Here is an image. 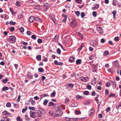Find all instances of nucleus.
<instances>
[{
	"label": "nucleus",
	"instance_id": "72a5a7b5",
	"mask_svg": "<svg viewBox=\"0 0 121 121\" xmlns=\"http://www.w3.org/2000/svg\"><path fill=\"white\" fill-rule=\"evenodd\" d=\"M75 13L78 16L80 15V13L79 11H75Z\"/></svg>",
	"mask_w": 121,
	"mask_h": 121
},
{
	"label": "nucleus",
	"instance_id": "4be33fe9",
	"mask_svg": "<svg viewBox=\"0 0 121 121\" xmlns=\"http://www.w3.org/2000/svg\"><path fill=\"white\" fill-rule=\"evenodd\" d=\"M112 13L113 15V18L114 19H115V17L116 16V14L117 13V11L116 10H113L112 12Z\"/></svg>",
	"mask_w": 121,
	"mask_h": 121
},
{
	"label": "nucleus",
	"instance_id": "bb28decb",
	"mask_svg": "<svg viewBox=\"0 0 121 121\" xmlns=\"http://www.w3.org/2000/svg\"><path fill=\"white\" fill-rule=\"evenodd\" d=\"M36 58L39 61L41 59V56L40 55H38L36 56Z\"/></svg>",
	"mask_w": 121,
	"mask_h": 121
},
{
	"label": "nucleus",
	"instance_id": "09e8293b",
	"mask_svg": "<svg viewBox=\"0 0 121 121\" xmlns=\"http://www.w3.org/2000/svg\"><path fill=\"white\" fill-rule=\"evenodd\" d=\"M50 18L54 23H55V20L53 17L51 16L50 17Z\"/></svg>",
	"mask_w": 121,
	"mask_h": 121
},
{
	"label": "nucleus",
	"instance_id": "aec40b11",
	"mask_svg": "<svg viewBox=\"0 0 121 121\" xmlns=\"http://www.w3.org/2000/svg\"><path fill=\"white\" fill-rule=\"evenodd\" d=\"M90 43L93 46H94L96 44V42L95 41L92 40L90 42Z\"/></svg>",
	"mask_w": 121,
	"mask_h": 121
},
{
	"label": "nucleus",
	"instance_id": "f257e3e1",
	"mask_svg": "<svg viewBox=\"0 0 121 121\" xmlns=\"http://www.w3.org/2000/svg\"><path fill=\"white\" fill-rule=\"evenodd\" d=\"M35 114L38 115H41L45 113V111L41 108H38L35 111Z\"/></svg>",
	"mask_w": 121,
	"mask_h": 121
},
{
	"label": "nucleus",
	"instance_id": "0e129e2a",
	"mask_svg": "<svg viewBox=\"0 0 121 121\" xmlns=\"http://www.w3.org/2000/svg\"><path fill=\"white\" fill-rule=\"evenodd\" d=\"M9 10H10V11L11 13L12 14H13L14 13V12L13 11V9H12L11 8H9Z\"/></svg>",
	"mask_w": 121,
	"mask_h": 121
},
{
	"label": "nucleus",
	"instance_id": "39448f33",
	"mask_svg": "<svg viewBox=\"0 0 121 121\" xmlns=\"http://www.w3.org/2000/svg\"><path fill=\"white\" fill-rule=\"evenodd\" d=\"M71 25L73 27H75L77 26V24L74 20H73L71 22Z\"/></svg>",
	"mask_w": 121,
	"mask_h": 121
},
{
	"label": "nucleus",
	"instance_id": "20e7f679",
	"mask_svg": "<svg viewBox=\"0 0 121 121\" xmlns=\"http://www.w3.org/2000/svg\"><path fill=\"white\" fill-rule=\"evenodd\" d=\"M35 114H36L35 111V112H33L30 111V116L32 118H35L36 117L35 115Z\"/></svg>",
	"mask_w": 121,
	"mask_h": 121
},
{
	"label": "nucleus",
	"instance_id": "7c9ffc66",
	"mask_svg": "<svg viewBox=\"0 0 121 121\" xmlns=\"http://www.w3.org/2000/svg\"><path fill=\"white\" fill-rule=\"evenodd\" d=\"M6 106L7 107H11V103L10 102H8L7 103Z\"/></svg>",
	"mask_w": 121,
	"mask_h": 121
},
{
	"label": "nucleus",
	"instance_id": "3c124183",
	"mask_svg": "<svg viewBox=\"0 0 121 121\" xmlns=\"http://www.w3.org/2000/svg\"><path fill=\"white\" fill-rule=\"evenodd\" d=\"M114 65H115V66L117 67H118L119 66V63L117 61H115L114 62Z\"/></svg>",
	"mask_w": 121,
	"mask_h": 121
},
{
	"label": "nucleus",
	"instance_id": "f704fd0d",
	"mask_svg": "<svg viewBox=\"0 0 121 121\" xmlns=\"http://www.w3.org/2000/svg\"><path fill=\"white\" fill-rule=\"evenodd\" d=\"M56 94V92L54 91L51 94V96L52 97H54L55 96Z\"/></svg>",
	"mask_w": 121,
	"mask_h": 121
},
{
	"label": "nucleus",
	"instance_id": "2eb2a0df",
	"mask_svg": "<svg viewBox=\"0 0 121 121\" xmlns=\"http://www.w3.org/2000/svg\"><path fill=\"white\" fill-rule=\"evenodd\" d=\"M37 117V118L35 120V121H39L42 119V117L41 115H38V116H36Z\"/></svg>",
	"mask_w": 121,
	"mask_h": 121
},
{
	"label": "nucleus",
	"instance_id": "e2e57ef3",
	"mask_svg": "<svg viewBox=\"0 0 121 121\" xmlns=\"http://www.w3.org/2000/svg\"><path fill=\"white\" fill-rule=\"evenodd\" d=\"M109 94V92L108 91V90L107 89H106L105 90V94L106 95H108V94Z\"/></svg>",
	"mask_w": 121,
	"mask_h": 121
},
{
	"label": "nucleus",
	"instance_id": "bf43d9fd",
	"mask_svg": "<svg viewBox=\"0 0 121 121\" xmlns=\"http://www.w3.org/2000/svg\"><path fill=\"white\" fill-rule=\"evenodd\" d=\"M68 86L71 88H72L73 87V85L71 83H69L68 84Z\"/></svg>",
	"mask_w": 121,
	"mask_h": 121
},
{
	"label": "nucleus",
	"instance_id": "79ce46f5",
	"mask_svg": "<svg viewBox=\"0 0 121 121\" xmlns=\"http://www.w3.org/2000/svg\"><path fill=\"white\" fill-rule=\"evenodd\" d=\"M2 80L3 83H5L8 81V79L7 78H6Z\"/></svg>",
	"mask_w": 121,
	"mask_h": 121
},
{
	"label": "nucleus",
	"instance_id": "2f4dec72",
	"mask_svg": "<svg viewBox=\"0 0 121 121\" xmlns=\"http://www.w3.org/2000/svg\"><path fill=\"white\" fill-rule=\"evenodd\" d=\"M25 119L28 121L29 120V118L28 116L27 115H26L25 116Z\"/></svg>",
	"mask_w": 121,
	"mask_h": 121
},
{
	"label": "nucleus",
	"instance_id": "473e14b6",
	"mask_svg": "<svg viewBox=\"0 0 121 121\" xmlns=\"http://www.w3.org/2000/svg\"><path fill=\"white\" fill-rule=\"evenodd\" d=\"M17 121H22V119L21 118L20 116H18L16 118Z\"/></svg>",
	"mask_w": 121,
	"mask_h": 121
},
{
	"label": "nucleus",
	"instance_id": "6e6d98bb",
	"mask_svg": "<svg viewBox=\"0 0 121 121\" xmlns=\"http://www.w3.org/2000/svg\"><path fill=\"white\" fill-rule=\"evenodd\" d=\"M20 95H18L17 99L16 100V101H17V102H19L20 100Z\"/></svg>",
	"mask_w": 121,
	"mask_h": 121
},
{
	"label": "nucleus",
	"instance_id": "6e6552de",
	"mask_svg": "<svg viewBox=\"0 0 121 121\" xmlns=\"http://www.w3.org/2000/svg\"><path fill=\"white\" fill-rule=\"evenodd\" d=\"M94 111V109L93 108L91 109L88 112L89 115L91 116L92 115Z\"/></svg>",
	"mask_w": 121,
	"mask_h": 121
},
{
	"label": "nucleus",
	"instance_id": "423d86ee",
	"mask_svg": "<svg viewBox=\"0 0 121 121\" xmlns=\"http://www.w3.org/2000/svg\"><path fill=\"white\" fill-rule=\"evenodd\" d=\"M97 30L98 31L99 33L102 34L103 32V31L102 28L100 27H97L96 28Z\"/></svg>",
	"mask_w": 121,
	"mask_h": 121
},
{
	"label": "nucleus",
	"instance_id": "13d9d810",
	"mask_svg": "<svg viewBox=\"0 0 121 121\" xmlns=\"http://www.w3.org/2000/svg\"><path fill=\"white\" fill-rule=\"evenodd\" d=\"M119 38L118 37H116L115 38L114 40H115L117 41H118L119 40Z\"/></svg>",
	"mask_w": 121,
	"mask_h": 121
},
{
	"label": "nucleus",
	"instance_id": "8fccbe9b",
	"mask_svg": "<svg viewBox=\"0 0 121 121\" xmlns=\"http://www.w3.org/2000/svg\"><path fill=\"white\" fill-rule=\"evenodd\" d=\"M83 94L86 95H87L89 94V92L88 91H84Z\"/></svg>",
	"mask_w": 121,
	"mask_h": 121
},
{
	"label": "nucleus",
	"instance_id": "5fc2aeb1",
	"mask_svg": "<svg viewBox=\"0 0 121 121\" xmlns=\"http://www.w3.org/2000/svg\"><path fill=\"white\" fill-rule=\"evenodd\" d=\"M115 95L114 94H113L112 93H111V94L108 96L109 97H111L112 96L114 97L115 96Z\"/></svg>",
	"mask_w": 121,
	"mask_h": 121
},
{
	"label": "nucleus",
	"instance_id": "f03ea898",
	"mask_svg": "<svg viewBox=\"0 0 121 121\" xmlns=\"http://www.w3.org/2000/svg\"><path fill=\"white\" fill-rule=\"evenodd\" d=\"M52 114L54 115V116L55 117H58L62 115V112L60 110H56L53 113H52L51 115H52Z\"/></svg>",
	"mask_w": 121,
	"mask_h": 121
},
{
	"label": "nucleus",
	"instance_id": "ea45409f",
	"mask_svg": "<svg viewBox=\"0 0 121 121\" xmlns=\"http://www.w3.org/2000/svg\"><path fill=\"white\" fill-rule=\"evenodd\" d=\"M37 42L39 43H41L42 42V40L41 39H39L37 40Z\"/></svg>",
	"mask_w": 121,
	"mask_h": 121
},
{
	"label": "nucleus",
	"instance_id": "c85d7f7f",
	"mask_svg": "<svg viewBox=\"0 0 121 121\" xmlns=\"http://www.w3.org/2000/svg\"><path fill=\"white\" fill-rule=\"evenodd\" d=\"M38 70L41 73H42L44 71V70L42 68H39Z\"/></svg>",
	"mask_w": 121,
	"mask_h": 121
},
{
	"label": "nucleus",
	"instance_id": "a878e982",
	"mask_svg": "<svg viewBox=\"0 0 121 121\" xmlns=\"http://www.w3.org/2000/svg\"><path fill=\"white\" fill-rule=\"evenodd\" d=\"M48 102V101L47 99H45L43 103V104L44 105H46L47 104Z\"/></svg>",
	"mask_w": 121,
	"mask_h": 121
},
{
	"label": "nucleus",
	"instance_id": "0eeeda50",
	"mask_svg": "<svg viewBox=\"0 0 121 121\" xmlns=\"http://www.w3.org/2000/svg\"><path fill=\"white\" fill-rule=\"evenodd\" d=\"M28 101L29 102H30L31 104L32 105H34L35 104V101L33 100V98H30V100H28Z\"/></svg>",
	"mask_w": 121,
	"mask_h": 121
},
{
	"label": "nucleus",
	"instance_id": "338daca9",
	"mask_svg": "<svg viewBox=\"0 0 121 121\" xmlns=\"http://www.w3.org/2000/svg\"><path fill=\"white\" fill-rule=\"evenodd\" d=\"M116 0H114L113 2L112 3V4L114 6H115L116 5Z\"/></svg>",
	"mask_w": 121,
	"mask_h": 121
},
{
	"label": "nucleus",
	"instance_id": "f3484780",
	"mask_svg": "<svg viewBox=\"0 0 121 121\" xmlns=\"http://www.w3.org/2000/svg\"><path fill=\"white\" fill-rule=\"evenodd\" d=\"M54 106L56 108H57L58 109H60V105L59 104H54Z\"/></svg>",
	"mask_w": 121,
	"mask_h": 121
},
{
	"label": "nucleus",
	"instance_id": "052dcab7",
	"mask_svg": "<svg viewBox=\"0 0 121 121\" xmlns=\"http://www.w3.org/2000/svg\"><path fill=\"white\" fill-rule=\"evenodd\" d=\"M62 15L63 17H65V19H66L67 18V15H66L65 14H62Z\"/></svg>",
	"mask_w": 121,
	"mask_h": 121
},
{
	"label": "nucleus",
	"instance_id": "e433bc0d",
	"mask_svg": "<svg viewBox=\"0 0 121 121\" xmlns=\"http://www.w3.org/2000/svg\"><path fill=\"white\" fill-rule=\"evenodd\" d=\"M86 88L89 90H91V86L89 85L86 86Z\"/></svg>",
	"mask_w": 121,
	"mask_h": 121
},
{
	"label": "nucleus",
	"instance_id": "4468645a",
	"mask_svg": "<svg viewBox=\"0 0 121 121\" xmlns=\"http://www.w3.org/2000/svg\"><path fill=\"white\" fill-rule=\"evenodd\" d=\"M96 78H94L91 81V83L93 85H95L96 83Z\"/></svg>",
	"mask_w": 121,
	"mask_h": 121
},
{
	"label": "nucleus",
	"instance_id": "864d4df0",
	"mask_svg": "<svg viewBox=\"0 0 121 121\" xmlns=\"http://www.w3.org/2000/svg\"><path fill=\"white\" fill-rule=\"evenodd\" d=\"M85 14V13L83 12H82L81 13V16L82 18H83L84 17V16Z\"/></svg>",
	"mask_w": 121,
	"mask_h": 121
},
{
	"label": "nucleus",
	"instance_id": "69168bd1",
	"mask_svg": "<svg viewBox=\"0 0 121 121\" xmlns=\"http://www.w3.org/2000/svg\"><path fill=\"white\" fill-rule=\"evenodd\" d=\"M49 7H45V6H43V8L44 9V10L45 11H47L48 9V8Z\"/></svg>",
	"mask_w": 121,
	"mask_h": 121
},
{
	"label": "nucleus",
	"instance_id": "c03bdc74",
	"mask_svg": "<svg viewBox=\"0 0 121 121\" xmlns=\"http://www.w3.org/2000/svg\"><path fill=\"white\" fill-rule=\"evenodd\" d=\"M75 112L77 115L80 114L81 113L80 111H78L77 110H76Z\"/></svg>",
	"mask_w": 121,
	"mask_h": 121
},
{
	"label": "nucleus",
	"instance_id": "a211bd4d",
	"mask_svg": "<svg viewBox=\"0 0 121 121\" xmlns=\"http://www.w3.org/2000/svg\"><path fill=\"white\" fill-rule=\"evenodd\" d=\"M35 22H36L38 21L39 22L41 23L42 21L39 18L36 17L35 18Z\"/></svg>",
	"mask_w": 121,
	"mask_h": 121
},
{
	"label": "nucleus",
	"instance_id": "f8f14e48",
	"mask_svg": "<svg viewBox=\"0 0 121 121\" xmlns=\"http://www.w3.org/2000/svg\"><path fill=\"white\" fill-rule=\"evenodd\" d=\"M3 115H9L11 114L9 113H8L6 110H4L2 112Z\"/></svg>",
	"mask_w": 121,
	"mask_h": 121
},
{
	"label": "nucleus",
	"instance_id": "58836bf2",
	"mask_svg": "<svg viewBox=\"0 0 121 121\" xmlns=\"http://www.w3.org/2000/svg\"><path fill=\"white\" fill-rule=\"evenodd\" d=\"M16 23V22H13L12 21H10L9 22V24L10 25H14Z\"/></svg>",
	"mask_w": 121,
	"mask_h": 121
},
{
	"label": "nucleus",
	"instance_id": "cd10ccee",
	"mask_svg": "<svg viewBox=\"0 0 121 121\" xmlns=\"http://www.w3.org/2000/svg\"><path fill=\"white\" fill-rule=\"evenodd\" d=\"M16 5L18 7H19L21 5V3L19 1H17L16 2Z\"/></svg>",
	"mask_w": 121,
	"mask_h": 121
},
{
	"label": "nucleus",
	"instance_id": "680f3d73",
	"mask_svg": "<svg viewBox=\"0 0 121 121\" xmlns=\"http://www.w3.org/2000/svg\"><path fill=\"white\" fill-rule=\"evenodd\" d=\"M98 98L97 97H95V100L96 101V102H97V103L98 104V103L99 102V101L98 100Z\"/></svg>",
	"mask_w": 121,
	"mask_h": 121
},
{
	"label": "nucleus",
	"instance_id": "a18cd8bd",
	"mask_svg": "<svg viewBox=\"0 0 121 121\" xmlns=\"http://www.w3.org/2000/svg\"><path fill=\"white\" fill-rule=\"evenodd\" d=\"M19 30L20 32L22 33L24 31V28L22 27L20 28H19Z\"/></svg>",
	"mask_w": 121,
	"mask_h": 121
},
{
	"label": "nucleus",
	"instance_id": "c756f323",
	"mask_svg": "<svg viewBox=\"0 0 121 121\" xmlns=\"http://www.w3.org/2000/svg\"><path fill=\"white\" fill-rule=\"evenodd\" d=\"M9 89L8 88L7 86L3 87L2 88V90L3 91H5L6 90H7Z\"/></svg>",
	"mask_w": 121,
	"mask_h": 121
},
{
	"label": "nucleus",
	"instance_id": "ddd939ff",
	"mask_svg": "<svg viewBox=\"0 0 121 121\" xmlns=\"http://www.w3.org/2000/svg\"><path fill=\"white\" fill-rule=\"evenodd\" d=\"M80 80L84 82H85L88 81V79L87 77H83L81 78Z\"/></svg>",
	"mask_w": 121,
	"mask_h": 121
},
{
	"label": "nucleus",
	"instance_id": "b1692460",
	"mask_svg": "<svg viewBox=\"0 0 121 121\" xmlns=\"http://www.w3.org/2000/svg\"><path fill=\"white\" fill-rule=\"evenodd\" d=\"M27 109V106H26L25 108H23L22 111V113H24L26 112Z\"/></svg>",
	"mask_w": 121,
	"mask_h": 121
},
{
	"label": "nucleus",
	"instance_id": "de8ad7c7",
	"mask_svg": "<svg viewBox=\"0 0 121 121\" xmlns=\"http://www.w3.org/2000/svg\"><path fill=\"white\" fill-rule=\"evenodd\" d=\"M18 17L20 18H22L23 17V15L22 14H20L18 15Z\"/></svg>",
	"mask_w": 121,
	"mask_h": 121
},
{
	"label": "nucleus",
	"instance_id": "dca6fc26",
	"mask_svg": "<svg viewBox=\"0 0 121 121\" xmlns=\"http://www.w3.org/2000/svg\"><path fill=\"white\" fill-rule=\"evenodd\" d=\"M82 60L80 59H78L76 61V64L77 65H80L81 64Z\"/></svg>",
	"mask_w": 121,
	"mask_h": 121
},
{
	"label": "nucleus",
	"instance_id": "412c9836",
	"mask_svg": "<svg viewBox=\"0 0 121 121\" xmlns=\"http://www.w3.org/2000/svg\"><path fill=\"white\" fill-rule=\"evenodd\" d=\"M75 59V58L74 57L71 56V57L69 59V61L70 62H73Z\"/></svg>",
	"mask_w": 121,
	"mask_h": 121
},
{
	"label": "nucleus",
	"instance_id": "4d7b16f0",
	"mask_svg": "<svg viewBox=\"0 0 121 121\" xmlns=\"http://www.w3.org/2000/svg\"><path fill=\"white\" fill-rule=\"evenodd\" d=\"M14 27H11L10 29V31L11 32L13 31L14 30Z\"/></svg>",
	"mask_w": 121,
	"mask_h": 121
},
{
	"label": "nucleus",
	"instance_id": "9d476101",
	"mask_svg": "<svg viewBox=\"0 0 121 121\" xmlns=\"http://www.w3.org/2000/svg\"><path fill=\"white\" fill-rule=\"evenodd\" d=\"M59 36L56 35L54 37V39L52 40V41L54 42L57 41L58 40Z\"/></svg>",
	"mask_w": 121,
	"mask_h": 121
},
{
	"label": "nucleus",
	"instance_id": "49530a36",
	"mask_svg": "<svg viewBox=\"0 0 121 121\" xmlns=\"http://www.w3.org/2000/svg\"><path fill=\"white\" fill-rule=\"evenodd\" d=\"M29 109L31 110H32L33 111H34L35 110V109L34 107H29Z\"/></svg>",
	"mask_w": 121,
	"mask_h": 121
},
{
	"label": "nucleus",
	"instance_id": "c9c22d12",
	"mask_svg": "<svg viewBox=\"0 0 121 121\" xmlns=\"http://www.w3.org/2000/svg\"><path fill=\"white\" fill-rule=\"evenodd\" d=\"M56 51L57 53L59 54H60L61 53L60 50L59 48H58L57 49Z\"/></svg>",
	"mask_w": 121,
	"mask_h": 121
},
{
	"label": "nucleus",
	"instance_id": "774afa93",
	"mask_svg": "<svg viewBox=\"0 0 121 121\" xmlns=\"http://www.w3.org/2000/svg\"><path fill=\"white\" fill-rule=\"evenodd\" d=\"M4 118L5 119H6V120L7 121H10L11 119L7 117H5Z\"/></svg>",
	"mask_w": 121,
	"mask_h": 121
},
{
	"label": "nucleus",
	"instance_id": "5701e85b",
	"mask_svg": "<svg viewBox=\"0 0 121 121\" xmlns=\"http://www.w3.org/2000/svg\"><path fill=\"white\" fill-rule=\"evenodd\" d=\"M55 104L52 102H49L48 104V107L51 106H54Z\"/></svg>",
	"mask_w": 121,
	"mask_h": 121
},
{
	"label": "nucleus",
	"instance_id": "4c0bfd02",
	"mask_svg": "<svg viewBox=\"0 0 121 121\" xmlns=\"http://www.w3.org/2000/svg\"><path fill=\"white\" fill-rule=\"evenodd\" d=\"M75 1L77 3L81 4L82 3V0H75Z\"/></svg>",
	"mask_w": 121,
	"mask_h": 121
},
{
	"label": "nucleus",
	"instance_id": "9b49d317",
	"mask_svg": "<svg viewBox=\"0 0 121 121\" xmlns=\"http://www.w3.org/2000/svg\"><path fill=\"white\" fill-rule=\"evenodd\" d=\"M29 20L30 22L31 23L35 20V18L33 16H31L29 18Z\"/></svg>",
	"mask_w": 121,
	"mask_h": 121
},
{
	"label": "nucleus",
	"instance_id": "603ef678",
	"mask_svg": "<svg viewBox=\"0 0 121 121\" xmlns=\"http://www.w3.org/2000/svg\"><path fill=\"white\" fill-rule=\"evenodd\" d=\"M31 38L32 39L35 40L36 39V37L35 35H32Z\"/></svg>",
	"mask_w": 121,
	"mask_h": 121
},
{
	"label": "nucleus",
	"instance_id": "37998d69",
	"mask_svg": "<svg viewBox=\"0 0 121 121\" xmlns=\"http://www.w3.org/2000/svg\"><path fill=\"white\" fill-rule=\"evenodd\" d=\"M97 13L96 11H94L92 12V15L94 17H95L96 16Z\"/></svg>",
	"mask_w": 121,
	"mask_h": 121
},
{
	"label": "nucleus",
	"instance_id": "6ab92c4d",
	"mask_svg": "<svg viewBox=\"0 0 121 121\" xmlns=\"http://www.w3.org/2000/svg\"><path fill=\"white\" fill-rule=\"evenodd\" d=\"M99 7V5L98 4H97L95 6H94V7H92V9L93 10H94L98 8Z\"/></svg>",
	"mask_w": 121,
	"mask_h": 121
},
{
	"label": "nucleus",
	"instance_id": "7ed1b4c3",
	"mask_svg": "<svg viewBox=\"0 0 121 121\" xmlns=\"http://www.w3.org/2000/svg\"><path fill=\"white\" fill-rule=\"evenodd\" d=\"M8 39L10 43H14L15 42L16 38L14 36H10Z\"/></svg>",
	"mask_w": 121,
	"mask_h": 121
},
{
	"label": "nucleus",
	"instance_id": "393cba45",
	"mask_svg": "<svg viewBox=\"0 0 121 121\" xmlns=\"http://www.w3.org/2000/svg\"><path fill=\"white\" fill-rule=\"evenodd\" d=\"M109 52L108 51H105L103 55L104 56H106L109 55Z\"/></svg>",
	"mask_w": 121,
	"mask_h": 121
},
{
	"label": "nucleus",
	"instance_id": "1a4fd4ad",
	"mask_svg": "<svg viewBox=\"0 0 121 121\" xmlns=\"http://www.w3.org/2000/svg\"><path fill=\"white\" fill-rule=\"evenodd\" d=\"M111 84L113 88L114 89H115L116 86V83L115 82H114L113 81H112Z\"/></svg>",
	"mask_w": 121,
	"mask_h": 121
},
{
	"label": "nucleus",
	"instance_id": "a19ab883",
	"mask_svg": "<svg viewBox=\"0 0 121 121\" xmlns=\"http://www.w3.org/2000/svg\"><path fill=\"white\" fill-rule=\"evenodd\" d=\"M111 83L108 82H107V83L105 84V86L106 87H109L111 85Z\"/></svg>",
	"mask_w": 121,
	"mask_h": 121
}]
</instances>
